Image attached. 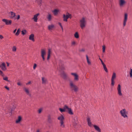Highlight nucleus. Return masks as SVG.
<instances>
[{"label": "nucleus", "instance_id": "nucleus-43", "mask_svg": "<svg viewBox=\"0 0 132 132\" xmlns=\"http://www.w3.org/2000/svg\"><path fill=\"white\" fill-rule=\"evenodd\" d=\"M12 109L11 110V109H8V112L10 113V115H11V114H12Z\"/></svg>", "mask_w": 132, "mask_h": 132}, {"label": "nucleus", "instance_id": "nucleus-16", "mask_svg": "<svg viewBox=\"0 0 132 132\" xmlns=\"http://www.w3.org/2000/svg\"><path fill=\"white\" fill-rule=\"evenodd\" d=\"M61 76L64 79H66L67 77V75L64 72H63L61 73Z\"/></svg>", "mask_w": 132, "mask_h": 132}, {"label": "nucleus", "instance_id": "nucleus-11", "mask_svg": "<svg viewBox=\"0 0 132 132\" xmlns=\"http://www.w3.org/2000/svg\"><path fill=\"white\" fill-rule=\"evenodd\" d=\"M126 3V1L125 0H119V4L120 7H122Z\"/></svg>", "mask_w": 132, "mask_h": 132}, {"label": "nucleus", "instance_id": "nucleus-42", "mask_svg": "<svg viewBox=\"0 0 132 132\" xmlns=\"http://www.w3.org/2000/svg\"><path fill=\"white\" fill-rule=\"evenodd\" d=\"M42 109L40 108V109H39L38 110V113H39V114L41 113V112H42Z\"/></svg>", "mask_w": 132, "mask_h": 132}, {"label": "nucleus", "instance_id": "nucleus-38", "mask_svg": "<svg viewBox=\"0 0 132 132\" xmlns=\"http://www.w3.org/2000/svg\"><path fill=\"white\" fill-rule=\"evenodd\" d=\"M105 46L104 45L102 46V51L103 53H104L105 52Z\"/></svg>", "mask_w": 132, "mask_h": 132}, {"label": "nucleus", "instance_id": "nucleus-15", "mask_svg": "<svg viewBox=\"0 0 132 132\" xmlns=\"http://www.w3.org/2000/svg\"><path fill=\"white\" fill-rule=\"evenodd\" d=\"M9 14L10 15V18L11 19L13 18L15 16V13L12 11L10 12L9 13Z\"/></svg>", "mask_w": 132, "mask_h": 132}, {"label": "nucleus", "instance_id": "nucleus-13", "mask_svg": "<svg viewBox=\"0 0 132 132\" xmlns=\"http://www.w3.org/2000/svg\"><path fill=\"white\" fill-rule=\"evenodd\" d=\"M0 67L2 70L4 71H5L6 69L5 64L4 62L0 64Z\"/></svg>", "mask_w": 132, "mask_h": 132}, {"label": "nucleus", "instance_id": "nucleus-28", "mask_svg": "<svg viewBox=\"0 0 132 132\" xmlns=\"http://www.w3.org/2000/svg\"><path fill=\"white\" fill-rule=\"evenodd\" d=\"M86 60L87 61V63L88 65H90L91 64V62L89 61V58H88V57L87 55H86Z\"/></svg>", "mask_w": 132, "mask_h": 132}, {"label": "nucleus", "instance_id": "nucleus-4", "mask_svg": "<svg viewBox=\"0 0 132 132\" xmlns=\"http://www.w3.org/2000/svg\"><path fill=\"white\" fill-rule=\"evenodd\" d=\"M80 26L82 29H83L85 26L86 21L85 19L83 18H82L80 21Z\"/></svg>", "mask_w": 132, "mask_h": 132}, {"label": "nucleus", "instance_id": "nucleus-45", "mask_svg": "<svg viewBox=\"0 0 132 132\" xmlns=\"http://www.w3.org/2000/svg\"><path fill=\"white\" fill-rule=\"evenodd\" d=\"M36 67H37V64H36V63H34V66H33V69H34V70L35 69H36Z\"/></svg>", "mask_w": 132, "mask_h": 132}, {"label": "nucleus", "instance_id": "nucleus-53", "mask_svg": "<svg viewBox=\"0 0 132 132\" xmlns=\"http://www.w3.org/2000/svg\"><path fill=\"white\" fill-rule=\"evenodd\" d=\"M36 132H41V131L39 129H38L37 130Z\"/></svg>", "mask_w": 132, "mask_h": 132}, {"label": "nucleus", "instance_id": "nucleus-49", "mask_svg": "<svg viewBox=\"0 0 132 132\" xmlns=\"http://www.w3.org/2000/svg\"><path fill=\"white\" fill-rule=\"evenodd\" d=\"M5 87L7 90H9V88L8 87H7V86H5Z\"/></svg>", "mask_w": 132, "mask_h": 132}, {"label": "nucleus", "instance_id": "nucleus-55", "mask_svg": "<svg viewBox=\"0 0 132 132\" xmlns=\"http://www.w3.org/2000/svg\"><path fill=\"white\" fill-rule=\"evenodd\" d=\"M16 29H15L14 31H13V33H15L16 31Z\"/></svg>", "mask_w": 132, "mask_h": 132}, {"label": "nucleus", "instance_id": "nucleus-18", "mask_svg": "<svg viewBox=\"0 0 132 132\" xmlns=\"http://www.w3.org/2000/svg\"><path fill=\"white\" fill-rule=\"evenodd\" d=\"M48 29L49 30H51L54 28V26L53 24L49 25L48 27Z\"/></svg>", "mask_w": 132, "mask_h": 132}, {"label": "nucleus", "instance_id": "nucleus-25", "mask_svg": "<svg viewBox=\"0 0 132 132\" xmlns=\"http://www.w3.org/2000/svg\"><path fill=\"white\" fill-rule=\"evenodd\" d=\"M68 112L69 114L70 115H72L73 114L72 110L70 108H69L67 111Z\"/></svg>", "mask_w": 132, "mask_h": 132}, {"label": "nucleus", "instance_id": "nucleus-37", "mask_svg": "<svg viewBox=\"0 0 132 132\" xmlns=\"http://www.w3.org/2000/svg\"><path fill=\"white\" fill-rule=\"evenodd\" d=\"M59 110L60 111V112H64L65 111V110H64V108L63 109L60 108L59 109Z\"/></svg>", "mask_w": 132, "mask_h": 132}, {"label": "nucleus", "instance_id": "nucleus-34", "mask_svg": "<svg viewBox=\"0 0 132 132\" xmlns=\"http://www.w3.org/2000/svg\"><path fill=\"white\" fill-rule=\"evenodd\" d=\"M52 53L51 50V49L49 48L48 50V54L50 55Z\"/></svg>", "mask_w": 132, "mask_h": 132}, {"label": "nucleus", "instance_id": "nucleus-10", "mask_svg": "<svg viewBox=\"0 0 132 132\" xmlns=\"http://www.w3.org/2000/svg\"><path fill=\"white\" fill-rule=\"evenodd\" d=\"M2 21L5 22L6 25H10L11 24L12 22L11 20H8L6 19H3L2 20Z\"/></svg>", "mask_w": 132, "mask_h": 132}, {"label": "nucleus", "instance_id": "nucleus-33", "mask_svg": "<svg viewBox=\"0 0 132 132\" xmlns=\"http://www.w3.org/2000/svg\"><path fill=\"white\" fill-rule=\"evenodd\" d=\"M16 48L15 46H13L12 48V51L13 52H15L16 51Z\"/></svg>", "mask_w": 132, "mask_h": 132}, {"label": "nucleus", "instance_id": "nucleus-19", "mask_svg": "<svg viewBox=\"0 0 132 132\" xmlns=\"http://www.w3.org/2000/svg\"><path fill=\"white\" fill-rule=\"evenodd\" d=\"M29 39L30 40H31L33 42H34L35 41L34 35L32 34H31L29 36Z\"/></svg>", "mask_w": 132, "mask_h": 132}, {"label": "nucleus", "instance_id": "nucleus-47", "mask_svg": "<svg viewBox=\"0 0 132 132\" xmlns=\"http://www.w3.org/2000/svg\"><path fill=\"white\" fill-rule=\"evenodd\" d=\"M50 55L48 54V56H47V60H48L49 59L50 57Z\"/></svg>", "mask_w": 132, "mask_h": 132}, {"label": "nucleus", "instance_id": "nucleus-44", "mask_svg": "<svg viewBox=\"0 0 132 132\" xmlns=\"http://www.w3.org/2000/svg\"><path fill=\"white\" fill-rule=\"evenodd\" d=\"M99 59L100 60V61H101V62L102 64V65H103L105 64L103 62V61L102 60L100 57L99 58Z\"/></svg>", "mask_w": 132, "mask_h": 132}, {"label": "nucleus", "instance_id": "nucleus-46", "mask_svg": "<svg viewBox=\"0 0 132 132\" xmlns=\"http://www.w3.org/2000/svg\"><path fill=\"white\" fill-rule=\"evenodd\" d=\"M17 85L19 86H21L22 85V84L20 82H18L17 83Z\"/></svg>", "mask_w": 132, "mask_h": 132}, {"label": "nucleus", "instance_id": "nucleus-48", "mask_svg": "<svg viewBox=\"0 0 132 132\" xmlns=\"http://www.w3.org/2000/svg\"><path fill=\"white\" fill-rule=\"evenodd\" d=\"M20 15H18L17 18L16 19L18 20L20 19Z\"/></svg>", "mask_w": 132, "mask_h": 132}, {"label": "nucleus", "instance_id": "nucleus-17", "mask_svg": "<svg viewBox=\"0 0 132 132\" xmlns=\"http://www.w3.org/2000/svg\"><path fill=\"white\" fill-rule=\"evenodd\" d=\"M52 16L51 14L50 13H48L47 16V18L48 20L49 21H51L52 19Z\"/></svg>", "mask_w": 132, "mask_h": 132}, {"label": "nucleus", "instance_id": "nucleus-31", "mask_svg": "<svg viewBox=\"0 0 132 132\" xmlns=\"http://www.w3.org/2000/svg\"><path fill=\"white\" fill-rule=\"evenodd\" d=\"M103 65V68H104V70L106 72H108V69H107L105 65V64Z\"/></svg>", "mask_w": 132, "mask_h": 132}, {"label": "nucleus", "instance_id": "nucleus-21", "mask_svg": "<svg viewBox=\"0 0 132 132\" xmlns=\"http://www.w3.org/2000/svg\"><path fill=\"white\" fill-rule=\"evenodd\" d=\"M87 120L88 122V125L89 126H91L92 125L90 122V118L89 117H88L87 118Z\"/></svg>", "mask_w": 132, "mask_h": 132}, {"label": "nucleus", "instance_id": "nucleus-2", "mask_svg": "<svg viewBox=\"0 0 132 132\" xmlns=\"http://www.w3.org/2000/svg\"><path fill=\"white\" fill-rule=\"evenodd\" d=\"M57 119L60 121V126L62 128L64 127L65 125L64 124V118L63 116L61 115L58 117Z\"/></svg>", "mask_w": 132, "mask_h": 132}, {"label": "nucleus", "instance_id": "nucleus-40", "mask_svg": "<svg viewBox=\"0 0 132 132\" xmlns=\"http://www.w3.org/2000/svg\"><path fill=\"white\" fill-rule=\"evenodd\" d=\"M26 32V30H23V31H22V34L23 35H25Z\"/></svg>", "mask_w": 132, "mask_h": 132}, {"label": "nucleus", "instance_id": "nucleus-39", "mask_svg": "<svg viewBox=\"0 0 132 132\" xmlns=\"http://www.w3.org/2000/svg\"><path fill=\"white\" fill-rule=\"evenodd\" d=\"M71 44L72 45H76V43L75 41L72 42Z\"/></svg>", "mask_w": 132, "mask_h": 132}, {"label": "nucleus", "instance_id": "nucleus-32", "mask_svg": "<svg viewBox=\"0 0 132 132\" xmlns=\"http://www.w3.org/2000/svg\"><path fill=\"white\" fill-rule=\"evenodd\" d=\"M20 29H18L16 32L15 34V35L16 36H18L19 35V34H20Z\"/></svg>", "mask_w": 132, "mask_h": 132}, {"label": "nucleus", "instance_id": "nucleus-35", "mask_svg": "<svg viewBox=\"0 0 132 132\" xmlns=\"http://www.w3.org/2000/svg\"><path fill=\"white\" fill-rule=\"evenodd\" d=\"M115 83L114 80H111V86H114Z\"/></svg>", "mask_w": 132, "mask_h": 132}, {"label": "nucleus", "instance_id": "nucleus-23", "mask_svg": "<svg viewBox=\"0 0 132 132\" xmlns=\"http://www.w3.org/2000/svg\"><path fill=\"white\" fill-rule=\"evenodd\" d=\"M42 83L43 84H45L47 81V79L44 77H42Z\"/></svg>", "mask_w": 132, "mask_h": 132}, {"label": "nucleus", "instance_id": "nucleus-1", "mask_svg": "<svg viewBox=\"0 0 132 132\" xmlns=\"http://www.w3.org/2000/svg\"><path fill=\"white\" fill-rule=\"evenodd\" d=\"M70 88L72 91L77 93L78 91L79 88L73 81H71L69 82Z\"/></svg>", "mask_w": 132, "mask_h": 132}, {"label": "nucleus", "instance_id": "nucleus-50", "mask_svg": "<svg viewBox=\"0 0 132 132\" xmlns=\"http://www.w3.org/2000/svg\"><path fill=\"white\" fill-rule=\"evenodd\" d=\"M59 24L61 27H62V26L61 25V23L60 22L59 23Z\"/></svg>", "mask_w": 132, "mask_h": 132}, {"label": "nucleus", "instance_id": "nucleus-6", "mask_svg": "<svg viewBox=\"0 0 132 132\" xmlns=\"http://www.w3.org/2000/svg\"><path fill=\"white\" fill-rule=\"evenodd\" d=\"M41 56L42 57L43 60L44 61L45 60V56L46 54V50L45 49H42L41 50Z\"/></svg>", "mask_w": 132, "mask_h": 132}, {"label": "nucleus", "instance_id": "nucleus-14", "mask_svg": "<svg viewBox=\"0 0 132 132\" xmlns=\"http://www.w3.org/2000/svg\"><path fill=\"white\" fill-rule=\"evenodd\" d=\"M39 13L37 14L34 15V17L32 19L34 20V21L35 22H37L38 20L37 17L39 15Z\"/></svg>", "mask_w": 132, "mask_h": 132}, {"label": "nucleus", "instance_id": "nucleus-57", "mask_svg": "<svg viewBox=\"0 0 132 132\" xmlns=\"http://www.w3.org/2000/svg\"><path fill=\"white\" fill-rule=\"evenodd\" d=\"M61 69H62V70L64 69V67H62V68H61Z\"/></svg>", "mask_w": 132, "mask_h": 132}, {"label": "nucleus", "instance_id": "nucleus-7", "mask_svg": "<svg viewBox=\"0 0 132 132\" xmlns=\"http://www.w3.org/2000/svg\"><path fill=\"white\" fill-rule=\"evenodd\" d=\"M128 19V15L127 13L124 14V19L123 21V25L125 26L126 24V22Z\"/></svg>", "mask_w": 132, "mask_h": 132}, {"label": "nucleus", "instance_id": "nucleus-54", "mask_svg": "<svg viewBox=\"0 0 132 132\" xmlns=\"http://www.w3.org/2000/svg\"><path fill=\"white\" fill-rule=\"evenodd\" d=\"M3 38V37L2 35H0V38L1 39H2Z\"/></svg>", "mask_w": 132, "mask_h": 132}, {"label": "nucleus", "instance_id": "nucleus-20", "mask_svg": "<svg viewBox=\"0 0 132 132\" xmlns=\"http://www.w3.org/2000/svg\"><path fill=\"white\" fill-rule=\"evenodd\" d=\"M93 126L96 130L98 132H101V131L99 127L96 125H94Z\"/></svg>", "mask_w": 132, "mask_h": 132}, {"label": "nucleus", "instance_id": "nucleus-27", "mask_svg": "<svg viewBox=\"0 0 132 132\" xmlns=\"http://www.w3.org/2000/svg\"><path fill=\"white\" fill-rule=\"evenodd\" d=\"M51 119L52 118L51 116L50 115L48 117V121L49 123H50L52 122V121Z\"/></svg>", "mask_w": 132, "mask_h": 132}, {"label": "nucleus", "instance_id": "nucleus-59", "mask_svg": "<svg viewBox=\"0 0 132 132\" xmlns=\"http://www.w3.org/2000/svg\"><path fill=\"white\" fill-rule=\"evenodd\" d=\"M61 29H62V30L63 31V27H61Z\"/></svg>", "mask_w": 132, "mask_h": 132}, {"label": "nucleus", "instance_id": "nucleus-22", "mask_svg": "<svg viewBox=\"0 0 132 132\" xmlns=\"http://www.w3.org/2000/svg\"><path fill=\"white\" fill-rule=\"evenodd\" d=\"M59 12V10L58 9H55L52 11L54 15H57L58 14V12Z\"/></svg>", "mask_w": 132, "mask_h": 132}, {"label": "nucleus", "instance_id": "nucleus-52", "mask_svg": "<svg viewBox=\"0 0 132 132\" xmlns=\"http://www.w3.org/2000/svg\"><path fill=\"white\" fill-rule=\"evenodd\" d=\"M85 51V50L84 49H82L81 50H80V51L81 52H84Z\"/></svg>", "mask_w": 132, "mask_h": 132}, {"label": "nucleus", "instance_id": "nucleus-3", "mask_svg": "<svg viewBox=\"0 0 132 132\" xmlns=\"http://www.w3.org/2000/svg\"><path fill=\"white\" fill-rule=\"evenodd\" d=\"M128 112L125 109H122L120 111V113L121 116L124 118H128Z\"/></svg>", "mask_w": 132, "mask_h": 132}, {"label": "nucleus", "instance_id": "nucleus-30", "mask_svg": "<svg viewBox=\"0 0 132 132\" xmlns=\"http://www.w3.org/2000/svg\"><path fill=\"white\" fill-rule=\"evenodd\" d=\"M63 108L64 109V110H65V111H67L70 108H69L66 105H65L64 106Z\"/></svg>", "mask_w": 132, "mask_h": 132}, {"label": "nucleus", "instance_id": "nucleus-56", "mask_svg": "<svg viewBox=\"0 0 132 132\" xmlns=\"http://www.w3.org/2000/svg\"><path fill=\"white\" fill-rule=\"evenodd\" d=\"M6 63L7 64V66H9V64L7 62H6Z\"/></svg>", "mask_w": 132, "mask_h": 132}, {"label": "nucleus", "instance_id": "nucleus-8", "mask_svg": "<svg viewBox=\"0 0 132 132\" xmlns=\"http://www.w3.org/2000/svg\"><path fill=\"white\" fill-rule=\"evenodd\" d=\"M71 75L74 77V80L75 81H78L79 80V76L76 73H71Z\"/></svg>", "mask_w": 132, "mask_h": 132}, {"label": "nucleus", "instance_id": "nucleus-60", "mask_svg": "<svg viewBox=\"0 0 132 132\" xmlns=\"http://www.w3.org/2000/svg\"><path fill=\"white\" fill-rule=\"evenodd\" d=\"M131 1H132V0H131Z\"/></svg>", "mask_w": 132, "mask_h": 132}, {"label": "nucleus", "instance_id": "nucleus-9", "mask_svg": "<svg viewBox=\"0 0 132 132\" xmlns=\"http://www.w3.org/2000/svg\"><path fill=\"white\" fill-rule=\"evenodd\" d=\"M117 90L118 92V94L120 96H121L122 95V94L121 92V85L119 84L118 85L117 87Z\"/></svg>", "mask_w": 132, "mask_h": 132}, {"label": "nucleus", "instance_id": "nucleus-26", "mask_svg": "<svg viewBox=\"0 0 132 132\" xmlns=\"http://www.w3.org/2000/svg\"><path fill=\"white\" fill-rule=\"evenodd\" d=\"M74 36L76 38H79V36L78 32H76L75 33V34H74Z\"/></svg>", "mask_w": 132, "mask_h": 132}, {"label": "nucleus", "instance_id": "nucleus-58", "mask_svg": "<svg viewBox=\"0 0 132 132\" xmlns=\"http://www.w3.org/2000/svg\"><path fill=\"white\" fill-rule=\"evenodd\" d=\"M0 73H3L2 71L1 70H0Z\"/></svg>", "mask_w": 132, "mask_h": 132}, {"label": "nucleus", "instance_id": "nucleus-36", "mask_svg": "<svg viewBox=\"0 0 132 132\" xmlns=\"http://www.w3.org/2000/svg\"><path fill=\"white\" fill-rule=\"evenodd\" d=\"M130 77L131 78H132V69H130V71L129 73Z\"/></svg>", "mask_w": 132, "mask_h": 132}, {"label": "nucleus", "instance_id": "nucleus-12", "mask_svg": "<svg viewBox=\"0 0 132 132\" xmlns=\"http://www.w3.org/2000/svg\"><path fill=\"white\" fill-rule=\"evenodd\" d=\"M23 90L27 95L29 96H31V94L29 88L24 87L23 88Z\"/></svg>", "mask_w": 132, "mask_h": 132}, {"label": "nucleus", "instance_id": "nucleus-51", "mask_svg": "<svg viewBox=\"0 0 132 132\" xmlns=\"http://www.w3.org/2000/svg\"><path fill=\"white\" fill-rule=\"evenodd\" d=\"M31 83V82L30 81H29L27 83H26V85H28L29 84Z\"/></svg>", "mask_w": 132, "mask_h": 132}, {"label": "nucleus", "instance_id": "nucleus-29", "mask_svg": "<svg viewBox=\"0 0 132 132\" xmlns=\"http://www.w3.org/2000/svg\"><path fill=\"white\" fill-rule=\"evenodd\" d=\"M21 117L20 116H19L18 117V119L16 120V122L17 123H19L21 120Z\"/></svg>", "mask_w": 132, "mask_h": 132}, {"label": "nucleus", "instance_id": "nucleus-5", "mask_svg": "<svg viewBox=\"0 0 132 132\" xmlns=\"http://www.w3.org/2000/svg\"><path fill=\"white\" fill-rule=\"evenodd\" d=\"M71 15L68 13H67L66 15L65 14H63V20L64 21L67 22V19L69 18L71 19Z\"/></svg>", "mask_w": 132, "mask_h": 132}, {"label": "nucleus", "instance_id": "nucleus-41", "mask_svg": "<svg viewBox=\"0 0 132 132\" xmlns=\"http://www.w3.org/2000/svg\"><path fill=\"white\" fill-rule=\"evenodd\" d=\"M3 79L4 80L7 81H9V80H8V78L7 77H4L3 78Z\"/></svg>", "mask_w": 132, "mask_h": 132}, {"label": "nucleus", "instance_id": "nucleus-24", "mask_svg": "<svg viewBox=\"0 0 132 132\" xmlns=\"http://www.w3.org/2000/svg\"><path fill=\"white\" fill-rule=\"evenodd\" d=\"M116 73L114 72H113L112 77L111 80H114V79L116 78Z\"/></svg>", "mask_w": 132, "mask_h": 132}]
</instances>
